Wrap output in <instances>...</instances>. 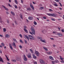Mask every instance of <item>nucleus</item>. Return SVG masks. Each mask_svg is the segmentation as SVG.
<instances>
[{"label":"nucleus","mask_w":64,"mask_h":64,"mask_svg":"<svg viewBox=\"0 0 64 64\" xmlns=\"http://www.w3.org/2000/svg\"><path fill=\"white\" fill-rule=\"evenodd\" d=\"M12 61H13L14 62H16V60H12Z\"/></svg>","instance_id":"72a5a7b5"},{"label":"nucleus","mask_w":64,"mask_h":64,"mask_svg":"<svg viewBox=\"0 0 64 64\" xmlns=\"http://www.w3.org/2000/svg\"><path fill=\"white\" fill-rule=\"evenodd\" d=\"M20 18H21V19H23V17H22V15H21V14H20Z\"/></svg>","instance_id":"58836bf2"},{"label":"nucleus","mask_w":64,"mask_h":64,"mask_svg":"<svg viewBox=\"0 0 64 64\" xmlns=\"http://www.w3.org/2000/svg\"><path fill=\"white\" fill-rule=\"evenodd\" d=\"M33 62L34 64H37V62L35 61H33Z\"/></svg>","instance_id":"412c9836"},{"label":"nucleus","mask_w":64,"mask_h":64,"mask_svg":"<svg viewBox=\"0 0 64 64\" xmlns=\"http://www.w3.org/2000/svg\"><path fill=\"white\" fill-rule=\"evenodd\" d=\"M16 60H17V61H19V60H20V58H17Z\"/></svg>","instance_id":"c9c22d12"},{"label":"nucleus","mask_w":64,"mask_h":64,"mask_svg":"<svg viewBox=\"0 0 64 64\" xmlns=\"http://www.w3.org/2000/svg\"><path fill=\"white\" fill-rule=\"evenodd\" d=\"M28 36L29 38L31 40H32V38L31 37H32V36L30 35H28Z\"/></svg>","instance_id":"0eeeda50"},{"label":"nucleus","mask_w":64,"mask_h":64,"mask_svg":"<svg viewBox=\"0 0 64 64\" xmlns=\"http://www.w3.org/2000/svg\"><path fill=\"white\" fill-rule=\"evenodd\" d=\"M24 29H26V28H27V27H26V26H24Z\"/></svg>","instance_id":"49530a36"},{"label":"nucleus","mask_w":64,"mask_h":64,"mask_svg":"<svg viewBox=\"0 0 64 64\" xmlns=\"http://www.w3.org/2000/svg\"><path fill=\"white\" fill-rule=\"evenodd\" d=\"M61 63H64V61L62 60V61H61Z\"/></svg>","instance_id":"3c124183"},{"label":"nucleus","mask_w":64,"mask_h":64,"mask_svg":"<svg viewBox=\"0 0 64 64\" xmlns=\"http://www.w3.org/2000/svg\"><path fill=\"white\" fill-rule=\"evenodd\" d=\"M20 41L21 43H23V42L21 40H20Z\"/></svg>","instance_id":"473e14b6"},{"label":"nucleus","mask_w":64,"mask_h":64,"mask_svg":"<svg viewBox=\"0 0 64 64\" xmlns=\"http://www.w3.org/2000/svg\"><path fill=\"white\" fill-rule=\"evenodd\" d=\"M46 53L48 54V55H50L51 54H52V52H46Z\"/></svg>","instance_id":"39448f33"},{"label":"nucleus","mask_w":64,"mask_h":64,"mask_svg":"<svg viewBox=\"0 0 64 64\" xmlns=\"http://www.w3.org/2000/svg\"><path fill=\"white\" fill-rule=\"evenodd\" d=\"M52 64H55V61H52Z\"/></svg>","instance_id":"de8ad7c7"},{"label":"nucleus","mask_w":64,"mask_h":64,"mask_svg":"<svg viewBox=\"0 0 64 64\" xmlns=\"http://www.w3.org/2000/svg\"><path fill=\"white\" fill-rule=\"evenodd\" d=\"M28 57L29 58H32V57H31V54H28Z\"/></svg>","instance_id":"9d476101"},{"label":"nucleus","mask_w":64,"mask_h":64,"mask_svg":"<svg viewBox=\"0 0 64 64\" xmlns=\"http://www.w3.org/2000/svg\"><path fill=\"white\" fill-rule=\"evenodd\" d=\"M30 51H31V52L32 53V50H31V49H30Z\"/></svg>","instance_id":"0e129e2a"},{"label":"nucleus","mask_w":64,"mask_h":64,"mask_svg":"<svg viewBox=\"0 0 64 64\" xmlns=\"http://www.w3.org/2000/svg\"><path fill=\"white\" fill-rule=\"evenodd\" d=\"M32 33L33 34H34V35L35 34V29H34V27H33L32 29Z\"/></svg>","instance_id":"7ed1b4c3"},{"label":"nucleus","mask_w":64,"mask_h":64,"mask_svg":"<svg viewBox=\"0 0 64 64\" xmlns=\"http://www.w3.org/2000/svg\"><path fill=\"white\" fill-rule=\"evenodd\" d=\"M3 30L4 31V32H5L6 31V28H4L3 29Z\"/></svg>","instance_id":"a878e982"},{"label":"nucleus","mask_w":64,"mask_h":64,"mask_svg":"<svg viewBox=\"0 0 64 64\" xmlns=\"http://www.w3.org/2000/svg\"><path fill=\"white\" fill-rule=\"evenodd\" d=\"M0 61L2 62V63H3V62H4V61H3V59H2V58H1V56H0Z\"/></svg>","instance_id":"9b49d317"},{"label":"nucleus","mask_w":64,"mask_h":64,"mask_svg":"<svg viewBox=\"0 0 64 64\" xmlns=\"http://www.w3.org/2000/svg\"><path fill=\"white\" fill-rule=\"evenodd\" d=\"M55 46H56L55 45V44H53L54 47V48H55Z\"/></svg>","instance_id":"69168bd1"},{"label":"nucleus","mask_w":64,"mask_h":64,"mask_svg":"<svg viewBox=\"0 0 64 64\" xmlns=\"http://www.w3.org/2000/svg\"><path fill=\"white\" fill-rule=\"evenodd\" d=\"M6 59L8 61H10V60H9V59L8 58H6Z\"/></svg>","instance_id":"8fccbe9b"},{"label":"nucleus","mask_w":64,"mask_h":64,"mask_svg":"<svg viewBox=\"0 0 64 64\" xmlns=\"http://www.w3.org/2000/svg\"><path fill=\"white\" fill-rule=\"evenodd\" d=\"M11 13L13 15H15V13L14 12H12V11H11Z\"/></svg>","instance_id":"f3484780"},{"label":"nucleus","mask_w":64,"mask_h":64,"mask_svg":"<svg viewBox=\"0 0 64 64\" xmlns=\"http://www.w3.org/2000/svg\"><path fill=\"white\" fill-rule=\"evenodd\" d=\"M36 16H40V14H36Z\"/></svg>","instance_id":"864d4df0"},{"label":"nucleus","mask_w":64,"mask_h":64,"mask_svg":"<svg viewBox=\"0 0 64 64\" xmlns=\"http://www.w3.org/2000/svg\"><path fill=\"white\" fill-rule=\"evenodd\" d=\"M19 47L20 48H22V46H19Z\"/></svg>","instance_id":"5fc2aeb1"},{"label":"nucleus","mask_w":64,"mask_h":64,"mask_svg":"<svg viewBox=\"0 0 64 64\" xmlns=\"http://www.w3.org/2000/svg\"><path fill=\"white\" fill-rule=\"evenodd\" d=\"M20 36L21 37V38H22V34H20Z\"/></svg>","instance_id":"4c0bfd02"},{"label":"nucleus","mask_w":64,"mask_h":64,"mask_svg":"<svg viewBox=\"0 0 64 64\" xmlns=\"http://www.w3.org/2000/svg\"><path fill=\"white\" fill-rule=\"evenodd\" d=\"M57 35L58 36H60V35L62 36V34L60 33H57Z\"/></svg>","instance_id":"393cba45"},{"label":"nucleus","mask_w":64,"mask_h":64,"mask_svg":"<svg viewBox=\"0 0 64 64\" xmlns=\"http://www.w3.org/2000/svg\"><path fill=\"white\" fill-rule=\"evenodd\" d=\"M8 5H9V7H12V6L11 5H10V4H8Z\"/></svg>","instance_id":"a19ab883"},{"label":"nucleus","mask_w":64,"mask_h":64,"mask_svg":"<svg viewBox=\"0 0 64 64\" xmlns=\"http://www.w3.org/2000/svg\"><path fill=\"white\" fill-rule=\"evenodd\" d=\"M6 14H9V12H8L6 11Z\"/></svg>","instance_id":"bf43d9fd"},{"label":"nucleus","mask_w":64,"mask_h":64,"mask_svg":"<svg viewBox=\"0 0 64 64\" xmlns=\"http://www.w3.org/2000/svg\"><path fill=\"white\" fill-rule=\"evenodd\" d=\"M47 15H48V16H53V17H55V16H56V14H48L47 13L46 14Z\"/></svg>","instance_id":"f257e3e1"},{"label":"nucleus","mask_w":64,"mask_h":64,"mask_svg":"<svg viewBox=\"0 0 64 64\" xmlns=\"http://www.w3.org/2000/svg\"><path fill=\"white\" fill-rule=\"evenodd\" d=\"M25 36L26 37V38H28V36H27V35H25Z\"/></svg>","instance_id":"79ce46f5"},{"label":"nucleus","mask_w":64,"mask_h":64,"mask_svg":"<svg viewBox=\"0 0 64 64\" xmlns=\"http://www.w3.org/2000/svg\"><path fill=\"white\" fill-rule=\"evenodd\" d=\"M40 63H41V64L44 63H45L44 61L42 59H40Z\"/></svg>","instance_id":"f03ea898"},{"label":"nucleus","mask_w":64,"mask_h":64,"mask_svg":"<svg viewBox=\"0 0 64 64\" xmlns=\"http://www.w3.org/2000/svg\"><path fill=\"white\" fill-rule=\"evenodd\" d=\"M21 2L22 3H23V1L22 0H21Z\"/></svg>","instance_id":"680f3d73"},{"label":"nucleus","mask_w":64,"mask_h":64,"mask_svg":"<svg viewBox=\"0 0 64 64\" xmlns=\"http://www.w3.org/2000/svg\"><path fill=\"white\" fill-rule=\"evenodd\" d=\"M24 30L25 32H26V33H28V30H27L26 29H25Z\"/></svg>","instance_id":"4be33fe9"},{"label":"nucleus","mask_w":64,"mask_h":64,"mask_svg":"<svg viewBox=\"0 0 64 64\" xmlns=\"http://www.w3.org/2000/svg\"><path fill=\"white\" fill-rule=\"evenodd\" d=\"M49 11H50V12H51V11H53V10H52L51 9H50L49 10Z\"/></svg>","instance_id":"09e8293b"},{"label":"nucleus","mask_w":64,"mask_h":64,"mask_svg":"<svg viewBox=\"0 0 64 64\" xmlns=\"http://www.w3.org/2000/svg\"><path fill=\"white\" fill-rule=\"evenodd\" d=\"M12 44L13 45V46H14V47H16V46L15 44V43L14 42L13 44Z\"/></svg>","instance_id":"6ab92c4d"},{"label":"nucleus","mask_w":64,"mask_h":64,"mask_svg":"<svg viewBox=\"0 0 64 64\" xmlns=\"http://www.w3.org/2000/svg\"><path fill=\"white\" fill-rule=\"evenodd\" d=\"M32 56H33V58L34 59L37 58V57L36 56H35L34 54H33Z\"/></svg>","instance_id":"ddd939ff"},{"label":"nucleus","mask_w":64,"mask_h":64,"mask_svg":"<svg viewBox=\"0 0 64 64\" xmlns=\"http://www.w3.org/2000/svg\"><path fill=\"white\" fill-rule=\"evenodd\" d=\"M32 11H34V8L33 6H32Z\"/></svg>","instance_id":"c03bdc74"},{"label":"nucleus","mask_w":64,"mask_h":64,"mask_svg":"<svg viewBox=\"0 0 64 64\" xmlns=\"http://www.w3.org/2000/svg\"><path fill=\"white\" fill-rule=\"evenodd\" d=\"M44 8L43 7H40V8L39 9L40 10H42Z\"/></svg>","instance_id":"c85d7f7f"},{"label":"nucleus","mask_w":64,"mask_h":64,"mask_svg":"<svg viewBox=\"0 0 64 64\" xmlns=\"http://www.w3.org/2000/svg\"><path fill=\"white\" fill-rule=\"evenodd\" d=\"M24 60L25 61H27V58H26V56L24 55Z\"/></svg>","instance_id":"20e7f679"},{"label":"nucleus","mask_w":64,"mask_h":64,"mask_svg":"<svg viewBox=\"0 0 64 64\" xmlns=\"http://www.w3.org/2000/svg\"><path fill=\"white\" fill-rule=\"evenodd\" d=\"M6 37H7V38H9V35L8 34H6Z\"/></svg>","instance_id":"5701e85b"},{"label":"nucleus","mask_w":64,"mask_h":64,"mask_svg":"<svg viewBox=\"0 0 64 64\" xmlns=\"http://www.w3.org/2000/svg\"><path fill=\"white\" fill-rule=\"evenodd\" d=\"M0 53H2V50H0Z\"/></svg>","instance_id":"774afa93"},{"label":"nucleus","mask_w":64,"mask_h":64,"mask_svg":"<svg viewBox=\"0 0 64 64\" xmlns=\"http://www.w3.org/2000/svg\"><path fill=\"white\" fill-rule=\"evenodd\" d=\"M49 58L50 59H51V60H53V58L52 57V56H50L49 57Z\"/></svg>","instance_id":"a211bd4d"},{"label":"nucleus","mask_w":64,"mask_h":64,"mask_svg":"<svg viewBox=\"0 0 64 64\" xmlns=\"http://www.w3.org/2000/svg\"><path fill=\"white\" fill-rule=\"evenodd\" d=\"M54 6H56V7H57V6H58V4H56L54 3Z\"/></svg>","instance_id":"aec40b11"},{"label":"nucleus","mask_w":64,"mask_h":64,"mask_svg":"<svg viewBox=\"0 0 64 64\" xmlns=\"http://www.w3.org/2000/svg\"><path fill=\"white\" fill-rule=\"evenodd\" d=\"M43 18L44 19H46V17H44Z\"/></svg>","instance_id":"e2e57ef3"},{"label":"nucleus","mask_w":64,"mask_h":64,"mask_svg":"<svg viewBox=\"0 0 64 64\" xmlns=\"http://www.w3.org/2000/svg\"><path fill=\"white\" fill-rule=\"evenodd\" d=\"M40 41L41 42H43V43H46V41L45 40H42V39H41L40 40Z\"/></svg>","instance_id":"6e6552de"},{"label":"nucleus","mask_w":64,"mask_h":64,"mask_svg":"<svg viewBox=\"0 0 64 64\" xmlns=\"http://www.w3.org/2000/svg\"><path fill=\"white\" fill-rule=\"evenodd\" d=\"M28 19L29 20H32V16H29L28 18Z\"/></svg>","instance_id":"dca6fc26"},{"label":"nucleus","mask_w":64,"mask_h":64,"mask_svg":"<svg viewBox=\"0 0 64 64\" xmlns=\"http://www.w3.org/2000/svg\"><path fill=\"white\" fill-rule=\"evenodd\" d=\"M61 31H62V32H64V30L62 29V30H61Z\"/></svg>","instance_id":"13d9d810"},{"label":"nucleus","mask_w":64,"mask_h":64,"mask_svg":"<svg viewBox=\"0 0 64 64\" xmlns=\"http://www.w3.org/2000/svg\"><path fill=\"white\" fill-rule=\"evenodd\" d=\"M24 41H25V43H26V44H27V40H24Z\"/></svg>","instance_id":"4d7b16f0"},{"label":"nucleus","mask_w":64,"mask_h":64,"mask_svg":"<svg viewBox=\"0 0 64 64\" xmlns=\"http://www.w3.org/2000/svg\"><path fill=\"white\" fill-rule=\"evenodd\" d=\"M2 7H3L5 9V10H6V11H8V8H6V7H5V6H2Z\"/></svg>","instance_id":"1a4fd4ad"},{"label":"nucleus","mask_w":64,"mask_h":64,"mask_svg":"<svg viewBox=\"0 0 64 64\" xmlns=\"http://www.w3.org/2000/svg\"><path fill=\"white\" fill-rule=\"evenodd\" d=\"M30 6L32 8V3L30 4Z\"/></svg>","instance_id":"2f4dec72"},{"label":"nucleus","mask_w":64,"mask_h":64,"mask_svg":"<svg viewBox=\"0 0 64 64\" xmlns=\"http://www.w3.org/2000/svg\"><path fill=\"white\" fill-rule=\"evenodd\" d=\"M13 39L14 41H16V43H18V42H17V40H16V39L14 38H13Z\"/></svg>","instance_id":"2eb2a0df"},{"label":"nucleus","mask_w":64,"mask_h":64,"mask_svg":"<svg viewBox=\"0 0 64 64\" xmlns=\"http://www.w3.org/2000/svg\"><path fill=\"white\" fill-rule=\"evenodd\" d=\"M7 22L8 23H9V20H7Z\"/></svg>","instance_id":"a18cd8bd"},{"label":"nucleus","mask_w":64,"mask_h":64,"mask_svg":"<svg viewBox=\"0 0 64 64\" xmlns=\"http://www.w3.org/2000/svg\"><path fill=\"white\" fill-rule=\"evenodd\" d=\"M51 20L53 21H55V20L54 19V18H51Z\"/></svg>","instance_id":"e433bc0d"},{"label":"nucleus","mask_w":64,"mask_h":64,"mask_svg":"<svg viewBox=\"0 0 64 64\" xmlns=\"http://www.w3.org/2000/svg\"><path fill=\"white\" fill-rule=\"evenodd\" d=\"M55 1L56 2H59V0H55Z\"/></svg>","instance_id":"603ef678"},{"label":"nucleus","mask_w":64,"mask_h":64,"mask_svg":"<svg viewBox=\"0 0 64 64\" xmlns=\"http://www.w3.org/2000/svg\"><path fill=\"white\" fill-rule=\"evenodd\" d=\"M27 10H31V8H27Z\"/></svg>","instance_id":"f704fd0d"},{"label":"nucleus","mask_w":64,"mask_h":64,"mask_svg":"<svg viewBox=\"0 0 64 64\" xmlns=\"http://www.w3.org/2000/svg\"><path fill=\"white\" fill-rule=\"evenodd\" d=\"M54 62L55 63H58V62H59V61H58V60H54Z\"/></svg>","instance_id":"cd10ccee"},{"label":"nucleus","mask_w":64,"mask_h":64,"mask_svg":"<svg viewBox=\"0 0 64 64\" xmlns=\"http://www.w3.org/2000/svg\"><path fill=\"white\" fill-rule=\"evenodd\" d=\"M53 33H54V34H56L57 32L54 31L53 32Z\"/></svg>","instance_id":"37998d69"},{"label":"nucleus","mask_w":64,"mask_h":64,"mask_svg":"<svg viewBox=\"0 0 64 64\" xmlns=\"http://www.w3.org/2000/svg\"><path fill=\"white\" fill-rule=\"evenodd\" d=\"M37 38L38 39H40V40H41V39H42V38L40 37H37Z\"/></svg>","instance_id":"b1692460"},{"label":"nucleus","mask_w":64,"mask_h":64,"mask_svg":"<svg viewBox=\"0 0 64 64\" xmlns=\"http://www.w3.org/2000/svg\"><path fill=\"white\" fill-rule=\"evenodd\" d=\"M35 53L36 54V55L38 56H39V53L38 52L36 51L35 52Z\"/></svg>","instance_id":"423d86ee"},{"label":"nucleus","mask_w":64,"mask_h":64,"mask_svg":"<svg viewBox=\"0 0 64 64\" xmlns=\"http://www.w3.org/2000/svg\"><path fill=\"white\" fill-rule=\"evenodd\" d=\"M9 46L10 47V48L12 50V49H13V47H12V46H11V44H10Z\"/></svg>","instance_id":"f8f14e48"},{"label":"nucleus","mask_w":64,"mask_h":64,"mask_svg":"<svg viewBox=\"0 0 64 64\" xmlns=\"http://www.w3.org/2000/svg\"><path fill=\"white\" fill-rule=\"evenodd\" d=\"M43 48L45 50V51H48V50L47 48H45L44 46L43 47Z\"/></svg>","instance_id":"4468645a"},{"label":"nucleus","mask_w":64,"mask_h":64,"mask_svg":"<svg viewBox=\"0 0 64 64\" xmlns=\"http://www.w3.org/2000/svg\"><path fill=\"white\" fill-rule=\"evenodd\" d=\"M2 46H5V44L3 43H2Z\"/></svg>","instance_id":"c756f323"},{"label":"nucleus","mask_w":64,"mask_h":64,"mask_svg":"<svg viewBox=\"0 0 64 64\" xmlns=\"http://www.w3.org/2000/svg\"><path fill=\"white\" fill-rule=\"evenodd\" d=\"M60 58L62 60H63V58H61V56H60Z\"/></svg>","instance_id":"6e6d98bb"},{"label":"nucleus","mask_w":64,"mask_h":64,"mask_svg":"<svg viewBox=\"0 0 64 64\" xmlns=\"http://www.w3.org/2000/svg\"><path fill=\"white\" fill-rule=\"evenodd\" d=\"M15 3L16 4H17V0H14Z\"/></svg>","instance_id":"ea45409f"},{"label":"nucleus","mask_w":64,"mask_h":64,"mask_svg":"<svg viewBox=\"0 0 64 64\" xmlns=\"http://www.w3.org/2000/svg\"><path fill=\"white\" fill-rule=\"evenodd\" d=\"M14 23L16 24H18L17 23V22H16V21H15Z\"/></svg>","instance_id":"052dcab7"},{"label":"nucleus","mask_w":64,"mask_h":64,"mask_svg":"<svg viewBox=\"0 0 64 64\" xmlns=\"http://www.w3.org/2000/svg\"><path fill=\"white\" fill-rule=\"evenodd\" d=\"M34 23L35 25H37V22H36L35 21H34Z\"/></svg>","instance_id":"bb28decb"},{"label":"nucleus","mask_w":64,"mask_h":64,"mask_svg":"<svg viewBox=\"0 0 64 64\" xmlns=\"http://www.w3.org/2000/svg\"><path fill=\"white\" fill-rule=\"evenodd\" d=\"M14 6L16 9H17V8H18L17 7V6L16 5Z\"/></svg>","instance_id":"7c9ffc66"},{"label":"nucleus","mask_w":64,"mask_h":64,"mask_svg":"<svg viewBox=\"0 0 64 64\" xmlns=\"http://www.w3.org/2000/svg\"><path fill=\"white\" fill-rule=\"evenodd\" d=\"M29 33L30 34H32V33L30 32H29Z\"/></svg>","instance_id":"338daca9"}]
</instances>
